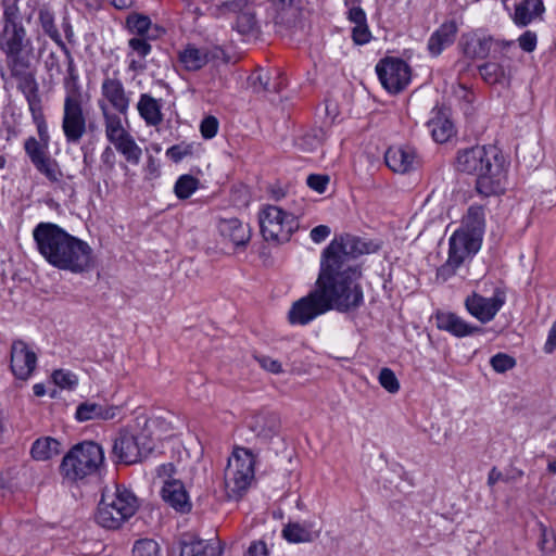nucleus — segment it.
Returning a JSON list of instances; mask_svg holds the SVG:
<instances>
[{"label": "nucleus", "instance_id": "f257e3e1", "mask_svg": "<svg viewBox=\"0 0 556 556\" xmlns=\"http://www.w3.org/2000/svg\"><path fill=\"white\" fill-rule=\"evenodd\" d=\"M370 251V244L361 238H334L321 253L316 289L292 304L290 324L306 325L330 309L348 312L358 307L364 295L358 282L362 273L354 258Z\"/></svg>", "mask_w": 556, "mask_h": 556}, {"label": "nucleus", "instance_id": "f03ea898", "mask_svg": "<svg viewBox=\"0 0 556 556\" xmlns=\"http://www.w3.org/2000/svg\"><path fill=\"white\" fill-rule=\"evenodd\" d=\"M39 253L55 268L73 274L88 271L92 267L93 251L84 240L70 235L52 223H40L33 231Z\"/></svg>", "mask_w": 556, "mask_h": 556}, {"label": "nucleus", "instance_id": "7ed1b4c3", "mask_svg": "<svg viewBox=\"0 0 556 556\" xmlns=\"http://www.w3.org/2000/svg\"><path fill=\"white\" fill-rule=\"evenodd\" d=\"M455 168L477 177L476 188L480 194L490 197L504 190L505 172L500 151L494 146H475L459 150Z\"/></svg>", "mask_w": 556, "mask_h": 556}, {"label": "nucleus", "instance_id": "20e7f679", "mask_svg": "<svg viewBox=\"0 0 556 556\" xmlns=\"http://www.w3.org/2000/svg\"><path fill=\"white\" fill-rule=\"evenodd\" d=\"M138 498L127 488L118 484L105 486L96 515L97 522L106 529H118L135 515Z\"/></svg>", "mask_w": 556, "mask_h": 556}, {"label": "nucleus", "instance_id": "39448f33", "mask_svg": "<svg viewBox=\"0 0 556 556\" xmlns=\"http://www.w3.org/2000/svg\"><path fill=\"white\" fill-rule=\"evenodd\" d=\"M255 477V456L245 447H235L224 472V488L229 500L241 498Z\"/></svg>", "mask_w": 556, "mask_h": 556}, {"label": "nucleus", "instance_id": "423d86ee", "mask_svg": "<svg viewBox=\"0 0 556 556\" xmlns=\"http://www.w3.org/2000/svg\"><path fill=\"white\" fill-rule=\"evenodd\" d=\"M102 447L91 441L74 445L63 457L60 465L61 475L71 481L83 480L97 472L103 464Z\"/></svg>", "mask_w": 556, "mask_h": 556}, {"label": "nucleus", "instance_id": "0eeeda50", "mask_svg": "<svg viewBox=\"0 0 556 556\" xmlns=\"http://www.w3.org/2000/svg\"><path fill=\"white\" fill-rule=\"evenodd\" d=\"M0 52L4 55L7 67L31 63L35 47L25 26L2 27L0 31Z\"/></svg>", "mask_w": 556, "mask_h": 556}, {"label": "nucleus", "instance_id": "6e6552de", "mask_svg": "<svg viewBox=\"0 0 556 556\" xmlns=\"http://www.w3.org/2000/svg\"><path fill=\"white\" fill-rule=\"evenodd\" d=\"M481 238L470 236L465 230H457L450 239L448 257L445 264L438 269V277L447 280L467 257L478 252Z\"/></svg>", "mask_w": 556, "mask_h": 556}, {"label": "nucleus", "instance_id": "1a4fd4ad", "mask_svg": "<svg viewBox=\"0 0 556 556\" xmlns=\"http://www.w3.org/2000/svg\"><path fill=\"white\" fill-rule=\"evenodd\" d=\"M153 442L144 432H121L113 445L118 462L131 465L141 462L153 451Z\"/></svg>", "mask_w": 556, "mask_h": 556}, {"label": "nucleus", "instance_id": "9d476101", "mask_svg": "<svg viewBox=\"0 0 556 556\" xmlns=\"http://www.w3.org/2000/svg\"><path fill=\"white\" fill-rule=\"evenodd\" d=\"M89 98H64L62 130L67 143H79L87 132L85 106Z\"/></svg>", "mask_w": 556, "mask_h": 556}, {"label": "nucleus", "instance_id": "9b49d317", "mask_svg": "<svg viewBox=\"0 0 556 556\" xmlns=\"http://www.w3.org/2000/svg\"><path fill=\"white\" fill-rule=\"evenodd\" d=\"M101 97L98 100V108L102 112V106L105 110H111L121 115H127L130 103L131 92L127 91L122 79L118 77V72L112 76H105L100 87Z\"/></svg>", "mask_w": 556, "mask_h": 556}, {"label": "nucleus", "instance_id": "f8f14e48", "mask_svg": "<svg viewBox=\"0 0 556 556\" xmlns=\"http://www.w3.org/2000/svg\"><path fill=\"white\" fill-rule=\"evenodd\" d=\"M376 72L383 88L390 93H399L410 83L409 65L397 58H386L376 65Z\"/></svg>", "mask_w": 556, "mask_h": 556}, {"label": "nucleus", "instance_id": "ddd939ff", "mask_svg": "<svg viewBox=\"0 0 556 556\" xmlns=\"http://www.w3.org/2000/svg\"><path fill=\"white\" fill-rule=\"evenodd\" d=\"M505 303L503 293L496 292L491 298L472 293L465 301L467 311L481 323L491 321Z\"/></svg>", "mask_w": 556, "mask_h": 556}, {"label": "nucleus", "instance_id": "4468645a", "mask_svg": "<svg viewBox=\"0 0 556 556\" xmlns=\"http://www.w3.org/2000/svg\"><path fill=\"white\" fill-rule=\"evenodd\" d=\"M31 63H23L8 67L12 78L16 80L17 89L24 94L28 108L41 105V98L35 75L29 71Z\"/></svg>", "mask_w": 556, "mask_h": 556}, {"label": "nucleus", "instance_id": "2eb2a0df", "mask_svg": "<svg viewBox=\"0 0 556 556\" xmlns=\"http://www.w3.org/2000/svg\"><path fill=\"white\" fill-rule=\"evenodd\" d=\"M37 365L36 353L22 340L14 341L11 348V369L21 380L28 379Z\"/></svg>", "mask_w": 556, "mask_h": 556}, {"label": "nucleus", "instance_id": "dca6fc26", "mask_svg": "<svg viewBox=\"0 0 556 556\" xmlns=\"http://www.w3.org/2000/svg\"><path fill=\"white\" fill-rule=\"evenodd\" d=\"M493 43L492 37L478 31L464 34L459 41L463 53L470 59H485Z\"/></svg>", "mask_w": 556, "mask_h": 556}, {"label": "nucleus", "instance_id": "f3484780", "mask_svg": "<svg viewBox=\"0 0 556 556\" xmlns=\"http://www.w3.org/2000/svg\"><path fill=\"white\" fill-rule=\"evenodd\" d=\"M384 159L387 165L396 173H407L418 164L415 149L408 146L389 148Z\"/></svg>", "mask_w": 556, "mask_h": 556}, {"label": "nucleus", "instance_id": "a211bd4d", "mask_svg": "<svg viewBox=\"0 0 556 556\" xmlns=\"http://www.w3.org/2000/svg\"><path fill=\"white\" fill-rule=\"evenodd\" d=\"M118 414L116 406L102 405L96 402L86 401L80 403L75 413V418L79 422L89 420H111L114 419Z\"/></svg>", "mask_w": 556, "mask_h": 556}, {"label": "nucleus", "instance_id": "6ab92c4d", "mask_svg": "<svg viewBox=\"0 0 556 556\" xmlns=\"http://www.w3.org/2000/svg\"><path fill=\"white\" fill-rule=\"evenodd\" d=\"M435 321L439 329L447 331L455 337H466L480 331L479 327L469 325L462 317L451 312L437 313Z\"/></svg>", "mask_w": 556, "mask_h": 556}, {"label": "nucleus", "instance_id": "aec40b11", "mask_svg": "<svg viewBox=\"0 0 556 556\" xmlns=\"http://www.w3.org/2000/svg\"><path fill=\"white\" fill-rule=\"evenodd\" d=\"M458 25L455 21L444 22L429 38L428 50L431 55L438 56L442 51L453 45Z\"/></svg>", "mask_w": 556, "mask_h": 556}, {"label": "nucleus", "instance_id": "412c9836", "mask_svg": "<svg viewBox=\"0 0 556 556\" xmlns=\"http://www.w3.org/2000/svg\"><path fill=\"white\" fill-rule=\"evenodd\" d=\"M478 70L482 79L490 85L509 83L516 72L515 66L505 61L502 63L485 62Z\"/></svg>", "mask_w": 556, "mask_h": 556}, {"label": "nucleus", "instance_id": "4be33fe9", "mask_svg": "<svg viewBox=\"0 0 556 556\" xmlns=\"http://www.w3.org/2000/svg\"><path fill=\"white\" fill-rule=\"evenodd\" d=\"M137 111L147 126L157 127L164 121L161 100L153 98L150 93L140 94Z\"/></svg>", "mask_w": 556, "mask_h": 556}, {"label": "nucleus", "instance_id": "5701e85b", "mask_svg": "<svg viewBox=\"0 0 556 556\" xmlns=\"http://www.w3.org/2000/svg\"><path fill=\"white\" fill-rule=\"evenodd\" d=\"M162 497L168 505L178 511L187 513L191 508L185 486L178 480H168L164 482Z\"/></svg>", "mask_w": 556, "mask_h": 556}, {"label": "nucleus", "instance_id": "b1692460", "mask_svg": "<svg viewBox=\"0 0 556 556\" xmlns=\"http://www.w3.org/2000/svg\"><path fill=\"white\" fill-rule=\"evenodd\" d=\"M219 233L235 245H245L250 238V229L238 218H223L218 222Z\"/></svg>", "mask_w": 556, "mask_h": 556}, {"label": "nucleus", "instance_id": "393cba45", "mask_svg": "<svg viewBox=\"0 0 556 556\" xmlns=\"http://www.w3.org/2000/svg\"><path fill=\"white\" fill-rule=\"evenodd\" d=\"M325 136L323 128L300 129L292 135V141L299 151L313 152L321 146Z\"/></svg>", "mask_w": 556, "mask_h": 556}, {"label": "nucleus", "instance_id": "a878e982", "mask_svg": "<svg viewBox=\"0 0 556 556\" xmlns=\"http://www.w3.org/2000/svg\"><path fill=\"white\" fill-rule=\"evenodd\" d=\"M261 233L265 241L278 242V207L265 205L258 214Z\"/></svg>", "mask_w": 556, "mask_h": 556}, {"label": "nucleus", "instance_id": "bb28decb", "mask_svg": "<svg viewBox=\"0 0 556 556\" xmlns=\"http://www.w3.org/2000/svg\"><path fill=\"white\" fill-rule=\"evenodd\" d=\"M101 114L104 122L105 138L112 144H115L130 135L123 125L121 114L105 110L104 106H102Z\"/></svg>", "mask_w": 556, "mask_h": 556}, {"label": "nucleus", "instance_id": "cd10ccee", "mask_svg": "<svg viewBox=\"0 0 556 556\" xmlns=\"http://www.w3.org/2000/svg\"><path fill=\"white\" fill-rule=\"evenodd\" d=\"M544 11L541 0H523L515 8L513 20L518 26H527Z\"/></svg>", "mask_w": 556, "mask_h": 556}, {"label": "nucleus", "instance_id": "c85d7f7f", "mask_svg": "<svg viewBox=\"0 0 556 556\" xmlns=\"http://www.w3.org/2000/svg\"><path fill=\"white\" fill-rule=\"evenodd\" d=\"M61 453V443L51 437L37 439L30 448V455L35 460L47 462Z\"/></svg>", "mask_w": 556, "mask_h": 556}, {"label": "nucleus", "instance_id": "c756f323", "mask_svg": "<svg viewBox=\"0 0 556 556\" xmlns=\"http://www.w3.org/2000/svg\"><path fill=\"white\" fill-rule=\"evenodd\" d=\"M38 21L43 33L61 49L67 52L66 46L63 42L61 34L55 25L53 12L48 8H41L38 12Z\"/></svg>", "mask_w": 556, "mask_h": 556}, {"label": "nucleus", "instance_id": "7c9ffc66", "mask_svg": "<svg viewBox=\"0 0 556 556\" xmlns=\"http://www.w3.org/2000/svg\"><path fill=\"white\" fill-rule=\"evenodd\" d=\"M484 229V212L481 206H470L463 220V227L459 230H465L470 236L481 238Z\"/></svg>", "mask_w": 556, "mask_h": 556}, {"label": "nucleus", "instance_id": "2f4dec72", "mask_svg": "<svg viewBox=\"0 0 556 556\" xmlns=\"http://www.w3.org/2000/svg\"><path fill=\"white\" fill-rule=\"evenodd\" d=\"M180 556H220L219 548L204 540L184 542Z\"/></svg>", "mask_w": 556, "mask_h": 556}, {"label": "nucleus", "instance_id": "473e14b6", "mask_svg": "<svg viewBox=\"0 0 556 556\" xmlns=\"http://www.w3.org/2000/svg\"><path fill=\"white\" fill-rule=\"evenodd\" d=\"M63 85L65 90L64 98H89L79 84V75L72 59H70L67 76L64 78Z\"/></svg>", "mask_w": 556, "mask_h": 556}, {"label": "nucleus", "instance_id": "72a5a7b5", "mask_svg": "<svg viewBox=\"0 0 556 556\" xmlns=\"http://www.w3.org/2000/svg\"><path fill=\"white\" fill-rule=\"evenodd\" d=\"M179 60L188 71H197L207 63V54L204 50L188 47L180 52Z\"/></svg>", "mask_w": 556, "mask_h": 556}, {"label": "nucleus", "instance_id": "f704fd0d", "mask_svg": "<svg viewBox=\"0 0 556 556\" xmlns=\"http://www.w3.org/2000/svg\"><path fill=\"white\" fill-rule=\"evenodd\" d=\"M113 146L128 163L132 165H138L140 163L142 149L136 143L131 135Z\"/></svg>", "mask_w": 556, "mask_h": 556}, {"label": "nucleus", "instance_id": "c9c22d12", "mask_svg": "<svg viewBox=\"0 0 556 556\" xmlns=\"http://www.w3.org/2000/svg\"><path fill=\"white\" fill-rule=\"evenodd\" d=\"M35 168L50 182L55 184L62 180L63 174L58 162L50 155L34 164Z\"/></svg>", "mask_w": 556, "mask_h": 556}, {"label": "nucleus", "instance_id": "e433bc0d", "mask_svg": "<svg viewBox=\"0 0 556 556\" xmlns=\"http://www.w3.org/2000/svg\"><path fill=\"white\" fill-rule=\"evenodd\" d=\"M429 127L433 139L440 143L446 142L454 134L453 124L447 118H432Z\"/></svg>", "mask_w": 556, "mask_h": 556}, {"label": "nucleus", "instance_id": "4c0bfd02", "mask_svg": "<svg viewBox=\"0 0 556 556\" xmlns=\"http://www.w3.org/2000/svg\"><path fill=\"white\" fill-rule=\"evenodd\" d=\"M115 165H116V155L113 149L108 146L105 147L101 154H100V165L99 170L101 173V176L103 178V181L105 185H108V181L113 177L115 173Z\"/></svg>", "mask_w": 556, "mask_h": 556}, {"label": "nucleus", "instance_id": "58836bf2", "mask_svg": "<svg viewBox=\"0 0 556 556\" xmlns=\"http://www.w3.org/2000/svg\"><path fill=\"white\" fill-rule=\"evenodd\" d=\"M199 188V179L191 175H181L175 186L174 191L178 199L186 200L190 198Z\"/></svg>", "mask_w": 556, "mask_h": 556}, {"label": "nucleus", "instance_id": "ea45409f", "mask_svg": "<svg viewBox=\"0 0 556 556\" xmlns=\"http://www.w3.org/2000/svg\"><path fill=\"white\" fill-rule=\"evenodd\" d=\"M283 538L290 543H305L313 540L308 529L300 523H288L282 530Z\"/></svg>", "mask_w": 556, "mask_h": 556}, {"label": "nucleus", "instance_id": "a19ab883", "mask_svg": "<svg viewBox=\"0 0 556 556\" xmlns=\"http://www.w3.org/2000/svg\"><path fill=\"white\" fill-rule=\"evenodd\" d=\"M48 146L35 137H29L25 140L24 149L33 165L49 155Z\"/></svg>", "mask_w": 556, "mask_h": 556}, {"label": "nucleus", "instance_id": "79ce46f5", "mask_svg": "<svg viewBox=\"0 0 556 556\" xmlns=\"http://www.w3.org/2000/svg\"><path fill=\"white\" fill-rule=\"evenodd\" d=\"M127 26L135 37H150L151 20L146 15L132 14L127 18Z\"/></svg>", "mask_w": 556, "mask_h": 556}, {"label": "nucleus", "instance_id": "37998d69", "mask_svg": "<svg viewBox=\"0 0 556 556\" xmlns=\"http://www.w3.org/2000/svg\"><path fill=\"white\" fill-rule=\"evenodd\" d=\"M153 37H132L128 40V47L130 51L127 56H137L139 59H146L151 53V45L149 40Z\"/></svg>", "mask_w": 556, "mask_h": 556}, {"label": "nucleus", "instance_id": "c03bdc74", "mask_svg": "<svg viewBox=\"0 0 556 556\" xmlns=\"http://www.w3.org/2000/svg\"><path fill=\"white\" fill-rule=\"evenodd\" d=\"M18 0H3V24L2 27L24 26L20 18Z\"/></svg>", "mask_w": 556, "mask_h": 556}, {"label": "nucleus", "instance_id": "a18cd8bd", "mask_svg": "<svg viewBox=\"0 0 556 556\" xmlns=\"http://www.w3.org/2000/svg\"><path fill=\"white\" fill-rule=\"evenodd\" d=\"M132 556H162L161 547L152 539H140L134 544Z\"/></svg>", "mask_w": 556, "mask_h": 556}, {"label": "nucleus", "instance_id": "49530a36", "mask_svg": "<svg viewBox=\"0 0 556 556\" xmlns=\"http://www.w3.org/2000/svg\"><path fill=\"white\" fill-rule=\"evenodd\" d=\"M235 28L242 35H250L256 29V18L253 9L237 15Z\"/></svg>", "mask_w": 556, "mask_h": 556}, {"label": "nucleus", "instance_id": "de8ad7c7", "mask_svg": "<svg viewBox=\"0 0 556 556\" xmlns=\"http://www.w3.org/2000/svg\"><path fill=\"white\" fill-rule=\"evenodd\" d=\"M299 227L298 216L293 213H286L280 208V232H283L285 239L289 240Z\"/></svg>", "mask_w": 556, "mask_h": 556}, {"label": "nucleus", "instance_id": "09e8293b", "mask_svg": "<svg viewBox=\"0 0 556 556\" xmlns=\"http://www.w3.org/2000/svg\"><path fill=\"white\" fill-rule=\"evenodd\" d=\"M33 119L37 126V131L39 136V141L45 142V144H49L50 136L48 131V125L45 121L43 113H42V106H36L33 109H29Z\"/></svg>", "mask_w": 556, "mask_h": 556}, {"label": "nucleus", "instance_id": "8fccbe9b", "mask_svg": "<svg viewBox=\"0 0 556 556\" xmlns=\"http://www.w3.org/2000/svg\"><path fill=\"white\" fill-rule=\"evenodd\" d=\"M52 379L56 386L62 389L72 390L77 386L78 379L75 374L70 370L58 369L52 374Z\"/></svg>", "mask_w": 556, "mask_h": 556}, {"label": "nucleus", "instance_id": "3c124183", "mask_svg": "<svg viewBox=\"0 0 556 556\" xmlns=\"http://www.w3.org/2000/svg\"><path fill=\"white\" fill-rule=\"evenodd\" d=\"M253 0H228L220 4L224 13L241 14L252 9Z\"/></svg>", "mask_w": 556, "mask_h": 556}, {"label": "nucleus", "instance_id": "603ef678", "mask_svg": "<svg viewBox=\"0 0 556 556\" xmlns=\"http://www.w3.org/2000/svg\"><path fill=\"white\" fill-rule=\"evenodd\" d=\"M380 384L390 393H396L400 390V382L395 374L390 368H382L379 374Z\"/></svg>", "mask_w": 556, "mask_h": 556}, {"label": "nucleus", "instance_id": "864d4df0", "mask_svg": "<svg viewBox=\"0 0 556 556\" xmlns=\"http://www.w3.org/2000/svg\"><path fill=\"white\" fill-rule=\"evenodd\" d=\"M193 152V147L191 144L181 142L175 146H172L166 150V156L170 159L173 162L178 163L184 160L186 156L191 155Z\"/></svg>", "mask_w": 556, "mask_h": 556}, {"label": "nucleus", "instance_id": "5fc2aeb1", "mask_svg": "<svg viewBox=\"0 0 556 556\" xmlns=\"http://www.w3.org/2000/svg\"><path fill=\"white\" fill-rule=\"evenodd\" d=\"M491 366L496 372H505L515 367L516 361L504 353H498L494 355L491 361Z\"/></svg>", "mask_w": 556, "mask_h": 556}, {"label": "nucleus", "instance_id": "6e6d98bb", "mask_svg": "<svg viewBox=\"0 0 556 556\" xmlns=\"http://www.w3.org/2000/svg\"><path fill=\"white\" fill-rule=\"evenodd\" d=\"M218 128L219 122L213 115L204 117L200 124V132L204 139L214 138L218 132Z\"/></svg>", "mask_w": 556, "mask_h": 556}, {"label": "nucleus", "instance_id": "4d7b16f0", "mask_svg": "<svg viewBox=\"0 0 556 556\" xmlns=\"http://www.w3.org/2000/svg\"><path fill=\"white\" fill-rule=\"evenodd\" d=\"M352 38L356 45H365L369 42L371 34L366 22L354 25L352 29Z\"/></svg>", "mask_w": 556, "mask_h": 556}, {"label": "nucleus", "instance_id": "13d9d810", "mask_svg": "<svg viewBox=\"0 0 556 556\" xmlns=\"http://www.w3.org/2000/svg\"><path fill=\"white\" fill-rule=\"evenodd\" d=\"M306 181L311 189L317 191L318 193H323L329 184V177L326 175L313 174L307 177Z\"/></svg>", "mask_w": 556, "mask_h": 556}, {"label": "nucleus", "instance_id": "bf43d9fd", "mask_svg": "<svg viewBox=\"0 0 556 556\" xmlns=\"http://www.w3.org/2000/svg\"><path fill=\"white\" fill-rule=\"evenodd\" d=\"M519 47L526 52H532L536 48V35L527 30L518 38Z\"/></svg>", "mask_w": 556, "mask_h": 556}, {"label": "nucleus", "instance_id": "052dcab7", "mask_svg": "<svg viewBox=\"0 0 556 556\" xmlns=\"http://www.w3.org/2000/svg\"><path fill=\"white\" fill-rule=\"evenodd\" d=\"M330 232L331 230L329 226L318 225L311 230L309 237L313 242L320 243L329 237Z\"/></svg>", "mask_w": 556, "mask_h": 556}, {"label": "nucleus", "instance_id": "680f3d73", "mask_svg": "<svg viewBox=\"0 0 556 556\" xmlns=\"http://www.w3.org/2000/svg\"><path fill=\"white\" fill-rule=\"evenodd\" d=\"M268 555V551H267V546L266 544L263 542V541H256V542H253L244 556H267Z\"/></svg>", "mask_w": 556, "mask_h": 556}, {"label": "nucleus", "instance_id": "e2e57ef3", "mask_svg": "<svg viewBox=\"0 0 556 556\" xmlns=\"http://www.w3.org/2000/svg\"><path fill=\"white\" fill-rule=\"evenodd\" d=\"M144 170H146L147 177L150 179L159 177V175H160L159 162L153 156H149Z\"/></svg>", "mask_w": 556, "mask_h": 556}, {"label": "nucleus", "instance_id": "0e129e2a", "mask_svg": "<svg viewBox=\"0 0 556 556\" xmlns=\"http://www.w3.org/2000/svg\"><path fill=\"white\" fill-rule=\"evenodd\" d=\"M349 20L354 25L355 24H363L366 22V14L359 7L351 8L349 11Z\"/></svg>", "mask_w": 556, "mask_h": 556}, {"label": "nucleus", "instance_id": "69168bd1", "mask_svg": "<svg viewBox=\"0 0 556 556\" xmlns=\"http://www.w3.org/2000/svg\"><path fill=\"white\" fill-rule=\"evenodd\" d=\"M128 58V71L132 73H140L146 70L144 59H139L137 56H127Z\"/></svg>", "mask_w": 556, "mask_h": 556}, {"label": "nucleus", "instance_id": "338daca9", "mask_svg": "<svg viewBox=\"0 0 556 556\" xmlns=\"http://www.w3.org/2000/svg\"><path fill=\"white\" fill-rule=\"evenodd\" d=\"M498 481H505L508 482L509 478L504 476L502 471H500L497 468L493 467L488 475V485L493 486Z\"/></svg>", "mask_w": 556, "mask_h": 556}, {"label": "nucleus", "instance_id": "774afa93", "mask_svg": "<svg viewBox=\"0 0 556 556\" xmlns=\"http://www.w3.org/2000/svg\"><path fill=\"white\" fill-rule=\"evenodd\" d=\"M84 167L81 169V175L90 182H94V173L92 170L91 161L87 155L84 156Z\"/></svg>", "mask_w": 556, "mask_h": 556}]
</instances>
